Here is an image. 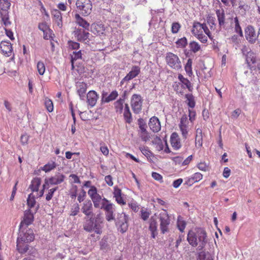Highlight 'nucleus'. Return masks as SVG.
<instances>
[{"label":"nucleus","mask_w":260,"mask_h":260,"mask_svg":"<svg viewBox=\"0 0 260 260\" xmlns=\"http://www.w3.org/2000/svg\"><path fill=\"white\" fill-rule=\"evenodd\" d=\"M84 219L85 221L83 223V229L84 231L88 233L93 232L99 235L102 234L103 221L99 214L95 216L85 217Z\"/></svg>","instance_id":"obj_1"},{"label":"nucleus","mask_w":260,"mask_h":260,"mask_svg":"<svg viewBox=\"0 0 260 260\" xmlns=\"http://www.w3.org/2000/svg\"><path fill=\"white\" fill-rule=\"evenodd\" d=\"M207 236L205 231L200 229L196 232L193 231H189L187 234V240L193 247H196L198 245L199 250H202L207 242L206 239Z\"/></svg>","instance_id":"obj_2"},{"label":"nucleus","mask_w":260,"mask_h":260,"mask_svg":"<svg viewBox=\"0 0 260 260\" xmlns=\"http://www.w3.org/2000/svg\"><path fill=\"white\" fill-rule=\"evenodd\" d=\"M115 206L110 201L104 198L103 202L100 203V207L98 208L103 209L105 211L106 219L108 221H111L115 219L114 212Z\"/></svg>","instance_id":"obj_3"},{"label":"nucleus","mask_w":260,"mask_h":260,"mask_svg":"<svg viewBox=\"0 0 260 260\" xmlns=\"http://www.w3.org/2000/svg\"><path fill=\"white\" fill-rule=\"evenodd\" d=\"M37 208L34 209H28L24 212L23 216L20 222L19 227L22 229L25 227H28L31 224L34 220V214L36 213Z\"/></svg>","instance_id":"obj_4"},{"label":"nucleus","mask_w":260,"mask_h":260,"mask_svg":"<svg viewBox=\"0 0 260 260\" xmlns=\"http://www.w3.org/2000/svg\"><path fill=\"white\" fill-rule=\"evenodd\" d=\"M160 222V229L162 234L169 232V226L170 224V218L166 210H163L158 215Z\"/></svg>","instance_id":"obj_5"},{"label":"nucleus","mask_w":260,"mask_h":260,"mask_svg":"<svg viewBox=\"0 0 260 260\" xmlns=\"http://www.w3.org/2000/svg\"><path fill=\"white\" fill-rule=\"evenodd\" d=\"M19 236L17 237V242L18 240L24 242H30L35 239V235L33 230L28 227H25L21 229L19 228Z\"/></svg>","instance_id":"obj_6"},{"label":"nucleus","mask_w":260,"mask_h":260,"mask_svg":"<svg viewBox=\"0 0 260 260\" xmlns=\"http://www.w3.org/2000/svg\"><path fill=\"white\" fill-rule=\"evenodd\" d=\"M166 60L168 65L171 68L176 70H179L181 69V62L177 55L171 52L167 53Z\"/></svg>","instance_id":"obj_7"},{"label":"nucleus","mask_w":260,"mask_h":260,"mask_svg":"<svg viewBox=\"0 0 260 260\" xmlns=\"http://www.w3.org/2000/svg\"><path fill=\"white\" fill-rule=\"evenodd\" d=\"M66 178L65 175L62 173H57L53 176L45 179V183L43 184L44 189L49 188L50 185H58L63 182Z\"/></svg>","instance_id":"obj_8"},{"label":"nucleus","mask_w":260,"mask_h":260,"mask_svg":"<svg viewBox=\"0 0 260 260\" xmlns=\"http://www.w3.org/2000/svg\"><path fill=\"white\" fill-rule=\"evenodd\" d=\"M143 99L138 94H134L131 99V106L133 111L135 114H139L142 109Z\"/></svg>","instance_id":"obj_9"},{"label":"nucleus","mask_w":260,"mask_h":260,"mask_svg":"<svg viewBox=\"0 0 260 260\" xmlns=\"http://www.w3.org/2000/svg\"><path fill=\"white\" fill-rule=\"evenodd\" d=\"M76 5L82 14L87 15L91 13L92 4L90 0H78Z\"/></svg>","instance_id":"obj_10"},{"label":"nucleus","mask_w":260,"mask_h":260,"mask_svg":"<svg viewBox=\"0 0 260 260\" xmlns=\"http://www.w3.org/2000/svg\"><path fill=\"white\" fill-rule=\"evenodd\" d=\"M88 194L90 198L94 208H99L100 203L103 202V198L98 193L97 188L94 186H91L88 191Z\"/></svg>","instance_id":"obj_11"},{"label":"nucleus","mask_w":260,"mask_h":260,"mask_svg":"<svg viewBox=\"0 0 260 260\" xmlns=\"http://www.w3.org/2000/svg\"><path fill=\"white\" fill-rule=\"evenodd\" d=\"M128 216L125 213L122 212L118 214L116 223L119 226V231L122 233L125 232L128 229Z\"/></svg>","instance_id":"obj_12"},{"label":"nucleus","mask_w":260,"mask_h":260,"mask_svg":"<svg viewBox=\"0 0 260 260\" xmlns=\"http://www.w3.org/2000/svg\"><path fill=\"white\" fill-rule=\"evenodd\" d=\"M245 37L246 40L250 44H254L258 38L254 28L251 25H248L245 28Z\"/></svg>","instance_id":"obj_13"},{"label":"nucleus","mask_w":260,"mask_h":260,"mask_svg":"<svg viewBox=\"0 0 260 260\" xmlns=\"http://www.w3.org/2000/svg\"><path fill=\"white\" fill-rule=\"evenodd\" d=\"M188 121L186 115H183L179 124L183 139H186L188 134Z\"/></svg>","instance_id":"obj_14"},{"label":"nucleus","mask_w":260,"mask_h":260,"mask_svg":"<svg viewBox=\"0 0 260 260\" xmlns=\"http://www.w3.org/2000/svg\"><path fill=\"white\" fill-rule=\"evenodd\" d=\"M140 68L137 66L132 67L131 71L122 79L121 84L128 82L134 78L136 77L140 73Z\"/></svg>","instance_id":"obj_15"},{"label":"nucleus","mask_w":260,"mask_h":260,"mask_svg":"<svg viewBox=\"0 0 260 260\" xmlns=\"http://www.w3.org/2000/svg\"><path fill=\"white\" fill-rule=\"evenodd\" d=\"M93 206L90 200H86L81 207L82 212L86 216L85 217H89L94 215L93 213Z\"/></svg>","instance_id":"obj_16"},{"label":"nucleus","mask_w":260,"mask_h":260,"mask_svg":"<svg viewBox=\"0 0 260 260\" xmlns=\"http://www.w3.org/2000/svg\"><path fill=\"white\" fill-rule=\"evenodd\" d=\"M99 98V95L94 90L89 91L86 95V100L88 105L90 107H93Z\"/></svg>","instance_id":"obj_17"},{"label":"nucleus","mask_w":260,"mask_h":260,"mask_svg":"<svg viewBox=\"0 0 260 260\" xmlns=\"http://www.w3.org/2000/svg\"><path fill=\"white\" fill-rule=\"evenodd\" d=\"M76 86L77 92L80 97V99L82 101H85V94L87 88V84L83 82H78L76 83Z\"/></svg>","instance_id":"obj_18"},{"label":"nucleus","mask_w":260,"mask_h":260,"mask_svg":"<svg viewBox=\"0 0 260 260\" xmlns=\"http://www.w3.org/2000/svg\"><path fill=\"white\" fill-rule=\"evenodd\" d=\"M0 51L6 56H11L13 52L11 44L9 42H2L0 43Z\"/></svg>","instance_id":"obj_19"},{"label":"nucleus","mask_w":260,"mask_h":260,"mask_svg":"<svg viewBox=\"0 0 260 260\" xmlns=\"http://www.w3.org/2000/svg\"><path fill=\"white\" fill-rule=\"evenodd\" d=\"M74 35L78 41L84 42L88 39L90 34L83 28H76Z\"/></svg>","instance_id":"obj_20"},{"label":"nucleus","mask_w":260,"mask_h":260,"mask_svg":"<svg viewBox=\"0 0 260 260\" xmlns=\"http://www.w3.org/2000/svg\"><path fill=\"white\" fill-rule=\"evenodd\" d=\"M150 128L154 133L160 130L161 126L158 118L155 116L151 117L148 123Z\"/></svg>","instance_id":"obj_21"},{"label":"nucleus","mask_w":260,"mask_h":260,"mask_svg":"<svg viewBox=\"0 0 260 260\" xmlns=\"http://www.w3.org/2000/svg\"><path fill=\"white\" fill-rule=\"evenodd\" d=\"M149 222V230L151 232V236L152 238H155L157 235V224L156 219L152 216Z\"/></svg>","instance_id":"obj_22"},{"label":"nucleus","mask_w":260,"mask_h":260,"mask_svg":"<svg viewBox=\"0 0 260 260\" xmlns=\"http://www.w3.org/2000/svg\"><path fill=\"white\" fill-rule=\"evenodd\" d=\"M171 144L172 147L178 150L181 147L180 138L178 135L176 133H173L171 136L170 138Z\"/></svg>","instance_id":"obj_23"},{"label":"nucleus","mask_w":260,"mask_h":260,"mask_svg":"<svg viewBox=\"0 0 260 260\" xmlns=\"http://www.w3.org/2000/svg\"><path fill=\"white\" fill-rule=\"evenodd\" d=\"M107 93H103L102 94V101L105 103H109L113 101L118 96V92L116 90L113 91L109 95Z\"/></svg>","instance_id":"obj_24"},{"label":"nucleus","mask_w":260,"mask_h":260,"mask_svg":"<svg viewBox=\"0 0 260 260\" xmlns=\"http://www.w3.org/2000/svg\"><path fill=\"white\" fill-rule=\"evenodd\" d=\"M178 79L183 84L182 86L183 88L186 87L188 89L189 91H191L193 87L190 82L187 78L183 77L182 75L179 74L178 75Z\"/></svg>","instance_id":"obj_25"},{"label":"nucleus","mask_w":260,"mask_h":260,"mask_svg":"<svg viewBox=\"0 0 260 260\" xmlns=\"http://www.w3.org/2000/svg\"><path fill=\"white\" fill-rule=\"evenodd\" d=\"M216 14L220 26H223L225 24V13L223 9L216 10Z\"/></svg>","instance_id":"obj_26"},{"label":"nucleus","mask_w":260,"mask_h":260,"mask_svg":"<svg viewBox=\"0 0 260 260\" xmlns=\"http://www.w3.org/2000/svg\"><path fill=\"white\" fill-rule=\"evenodd\" d=\"M51 14L57 25L61 27L62 26V16L60 12L58 10L54 9L52 10Z\"/></svg>","instance_id":"obj_27"},{"label":"nucleus","mask_w":260,"mask_h":260,"mask_svg":"<svg viewBox=\"0 0 260 260\" xmlns=\"http://www.w3.org/2000/svg\"><path fill=\"white\" fill-rule=\"evenodd\" d=\"M202 24L199 22H194L191 29V32L194 36H197L200 34L203 33Z\"/></svg>","instance_id":"obj_28"},{"label":"nucleus","mask_w":260,"mask_h":260,"mask_svg":"<svg viewBox=\"0 0 260 260\" xmlns=\"http://www.w3.org/2000/svg\"><path fill=\"white\" fill-rule=\"evenodd\" d=\"M123 116L126 123L129 124L132 122L133 118L132 113L130 111L129 108L127 104H125Z\"/></svg>","instance_id":"obj_29"},{"label":"nucleus","mask_w":260,"mask_h":260,"mask_svg":"<svg viewBox=\"0 0 260 260\" xmlns=\"http://www.w3.org/2000/svg\"><path fill=\"white\" fill-rule=\"evenodd\" d=\"M203 145V135L202 131L198 128L196 129V147L200 148Z\"/></svg>","instance_id":"obj_30"},{"label":"nucleus","mask_w":260,"mask_h":260,"mask_svg":"<svg viewBox=\"0 0 260 260\" xmlns=\"http://www.w3.org/2000/svg\"><path fill=\"white\" fill-rule=\"evenodd\" d=\"M56 166L57 164L55 160H51L43 167H41V170L47 173L54 169Z\"/></svg>","instance_id":"obj_31"},{"label":"nucleus","mask_w":260,"mask_h":260,"mask_svg":"<svg viewBox=\"0 0 260 260\" xmlns=\"http://www.w3.org/2000/svg\"><path fill=\"white\" fill-rule=\"evenodd\" d=\"M245 58L246 62L249 67H251L256 62V55L253 52L249 53V54H247V55L245 56Z\"/></svg>","instance_id":"obj_32"},{"label":"nucleus","mask_w":260,"mask_h":260,"mask_svg":"<svg viewBox=\"0 0 260 260\" xmlns=\"http://www.w3.org/2000/svg\"><path fill=\"white\" fill-rule=\"evenodd\" d=\"M41 180L40 178H34L31 182L30 188L32 191H38L41 184Z\"/></svg>","instance_id":"obj_33"},{"label":"nucleus","mask_w":260,"mask_h":260,"mask_svg":"<svg viewBox=\"0 0 260 260\" xmlns=\"http://www.w3.org/2000/svg\"><path fill=\"white\" fill-rule=\"evenodd\" d=\"M75 17L76 19L77 23L80 26L83 27L84 29H88L89 26V23L84 20L82 18H81L80 15L78 14H76Z\"/></svg>","instance_id":"obj_34"},{"label":"nucleus","mask_w":260,"mask_h":260,"mask_svg":"<svg viewBox=\"0 0 260 260\" xmlns=\"http://www.w3.org/2000/svg\"><path fill=\"white\" fill-rule=\"evenodd\" d=\"M123 99L120 98L114 103V107L116 112L121 113L123 109Z\"/></svg>","instance_id":"obj_35"},{"label":"nucleus","mask_w":260,"mask_h":260,"mask_svg":"<svg viewBox=\"0 0 260 260\" xmlns=\"http://www.w3.org/2000/svg\"><path fill=\"white\" fill-rule=\"evenodd\" d=\"M190 51L194 53H197L201 50L200 45L196 41H191L189 43Z\"/></svg>","instance_id":"obj_36"},{"label":"nucleus","mask_w":260,"mask_h":260,"mask_svg":"<svg viewBox=\"0 0 260 260\" xmlns=\"http://www.w3.org/2000/svg\"><path fill=\"white\" fill-rule=\"evenodd\" d=\"M82 58V53L81 50L78 51H74L73 54L71 55V64H72V70L74 68V61L77 60L79 59Z\"/></svg>","instance_id":"obj_37"},{"label":"nucleus","mask_w":260,"mask_h":260,"mask_svg":"<svg viewBox=\"0 0 260 260\" xmlns=\"http://www.w3.org/2000/svg\"><path fill=\"white\" fill-rule=\"evenodd\" d=\"M187 104L189 107L193 108L196 105L194 98L191 94H186L185 95Z\"/></svg>","instance_id":"obj_38"},{"label":"nucleus","mask_w":260,"mask_h":260,"mask_svg":"<svg viewBox=\"0 0 260 260\" xmlns=\"http://www.w3.org/2000/svg\"><path fill=\"white\" fill-rule=\"evenodd\" d=\"M0 16L2 21L5 26H8L10 24V22L9 20L8 13L7 11H1L0 10Z\"/></svg>","instance_id":"obj_39"},{"label":"nucleus","mask_w":260,"mask_h":260,"mask_svg":"<svg viewBox=\"0 0 260 260\" xmlns=\"http://www.w3.org/2000/svg\"><path fill=\"white\" fill-rule=\"evenodd\" d=\"M234 22L235 23V31L238 34L240 37H243V31L242 28L240 25L239 20L237 17H236L234 19Z\"/></svg>","instance_id":"obj_40"},{"label":"nucleus","mask_w":260,"mask_h":260,"mask_svg":"<svg viewBox=\"0 0 260 260\" xmlns=\"http://www.w3.org/2000/svg\"><path fill=\"white\" fill-rule=\"evenodd\" d=\"M36 201L35 198V197L32 195V193L29 194L28 197L27 199V204L28 206V209H34L33 208L36 205Z\"/></svg>","instance_id":"obj_41"},{"label":"nucleus","mask_w":260,"mask_h":260,"mask_svg":"<svg viewBox=\"0 0 260 260\" xmlns=\"http://www.w3.org/2000/svg\"><path fill=\"white\" fill-rule=\"evenodd\" d=\"M11 6L9 0H0V10L1 11H7Z\"/></svg>","instance_id":"obj_42"},{"label":"nucleus","mask_w":260,"mask_h":260,"mask_svg":"<svg viewBox=\"0 0 260 260\" xmlns=\"http://www.w3.org/2000/svg\"><path fill=\"white\" fill-rule=\"evenodd\" d=\"M176 44L177 48H184L187 45V39L185 37L179 39L176 41Z\"/></svg>","instance_id":"obj_43"},{"label":"nucleus","mask_w":260,"mask_h":260,"mask_svg":"<svg viewBox=\"0 0 260 260\" xmlns=\"http://www.w3.org/2000/svg\"><path fill=\"white\" fill-rule=\"evenodd\" d=\"M140 150L148 159L152 156V153L149 149L148 147L145 146H141L139 147Z\"/></svg>","instance_id":"obj_44"},{"label":"nucleus","mask_w":260,"mask_h":260,"mask_svg":"<svg viewBox=\"0 0 260 260\" xmlns=\"http://www.w3.org/2000/svg\"><path fill=\"white\" fill-rule=\"evenodd\" d=\"M191 66L192 60L191 59H188L185 66V70L187 75L190 77H191L193 74Z\"/></svg>","instance_id":"obj_45"},{"label":"nucleus","mask_w":260,"mask_h":260,"mask_svg":"<svg viewBox=\"0 0 260 260\" xmlns=\"http://www.w3.org/2000/svg\"><path fill=\"white\" fill-rule=\"evenodd\" d=\"M197 260H213L212 257L209 253L206 254L204 252L199 253Z\"/></svg>","instance_id":"obj_46"},{"label":"nucleus","mask_w":260,"mask_h":260,"mask_svg":"<svg viewBox=\"0 0 260 260\" xmlns=\"http://www.w3.org/2000/svg\"><path fill=\"white\" fill-rule=\"evenodd\" d=\"M38 72L40 75H43L45 72V66L44 63L42 61H39L37 65Z\"/></svg>","instance_id":"obj_47"},{"label":"nucleus","mask_w":260,"mask_h":260,"mask_svg":"<svg viewBox=\"0 0 260 260\" xmlns=\"http://www.w3.org/2000/svg\"><path fill=\"white\" fill-rule=\"evenodd\" d=\"M45 105L47 110L49 112H51L53 110V104L52 101L49 99H46L45 100Z\"/></svg>","instance_id":"obj_48"},{"label":"nucleus","mask_w":260,"mask_h":260,"mask_svg":"<svg viewBox=\"0 0 260 260\" xmlns=\"http://www.w3.org/2000/svg\"><path fill=\"white\" fill-rule=\"evenodd\" d=\"M80 207L78 204H76L73 205L71 210L70 216H76L79 212Z\"/></svg>","instance_id":"obj_49"},{"label":"nucleus","mask_w":260,"mask_h":260,"mask_svg":"<svg viewBox=\"0 0 260 260\" xmlns=\"http://www.w3.org/2000/svg\"><path fill=\"white\" fill-rule=\"evenodd\" d=\"M181 25L178 22H173L172 24L171 31L173 34H177L180 29Z\"/></svg>","instance_id":"obj_50"},{"label":"nucleus","mask_w":260,"mask_h":260,"mask_svg":"<svg viewBox=\"0 0 260 260\" xmlns=\"http://www.w3.org/2000/svg\"><path fill=\"white\" fill-rule=\"evenodd\" d=\"M177 226L180 232H183L186 226L185 221L178 218L177 221Z\"/></svg>","instance_id":"obj_51"},{"label":"nucleus","mask_w":260,"mask_h":260,"mask_svg":"<svg viewBox=\"0 0 260 260\" xmlns=\"http://www.w3.org/2000/svg\"><path fill=\"white\" fill-rule=\"evenodd\" d=\"M38 28L43 32L50 31L49 26L47 25L46 22H42L39 24Z\"/></svg>","instance_id":"obj_52"},{"label":"nucleus","mask_w":260,"mask_h":260,"mask_svg":"<svg viewBox=\"0 0 260 260\" xmlns=\"http://www.w3.org/2000/svg\"><path fill=\"white\" fill-rule=\"evenodd\" d=\"M78 187L76 185H73L70 190V196L72 199H75L77 196Z\"/></svg>","instance_id":"obj_53"},{"label":"nucleus","mask_w":260,"mask_h":260,"mask_svg":"<svg viewBox=\"0 0 260 260\" xmlns=\"http://www.w3.org/2000/svg\"><path fill=\"white\" fill-rule=\"evenodd\" d=\"M207 21L211 29L215 26V18L214 17L211 16H208L207 17Z\"/></svg>","instance_id":"obj_54"},{"label":"nucleus","mask_w":260,"mask_h":260,"mask_svg":"<svg viewBox=\"0 0 260 260\" xmlns=\"http://www.w3.org/2000/svg\"><path fill=\"white\" fill-rule=\"evenodd\" d=\"M139 136L144 142H147L150 138L149 135L147 131L145 132H140Z\"/></svg>","instance_id":"obj_55"},{"label":"nucleus","mask_w":260,"mask_h":260,"mask_svg":"<svg viewBox=\"0 0 260 260\" xmlns=\"http://www.w3.org/2000/svg\"><path fill=\"white\" fill-rule=\"evenodd\" d=\"M57 188L58 187H56L49 190L48 193L46 197V200L47 201H50L52 199L54 192L57 189Z\"/></svg>","instance_id":"obj_56"},{"label":"nucleus","mask_w":260,"mask_h":260,"mask_svg":"<svg viewBox=\"0 0 260 260\" xmlns=\"http://www.w3.org/2000/svg\"><path fill=\"white\" fill-rule=\"evenodd\" d=\"M202 24V27H203V28H202L203 32L204 31L207 35V36L210 39L212 40V38L211 34L209 29H208L207 25L205 23H203Z\"/></svg>","instance_id":"obj_57"},{"label":"nucleus","mask_w":260,"mask_h":260,"mask_svg":"<svg viewBox=\"0 0 260 260\" xmlns=\"http://www.w3.org/2000/svg\"><path fill=\"white\" fill-rule=\"evenodd\" d=\"M141 213V218L144 221L147 220L149 217L150 213L145 210H142Z\"/></svg>","instance_id":"obj_58"},{"label":"nucleus","mask_w":260,"mask_h":260,"mask_svg":"<svg viewBox=\"0 0 260 260\" xmlns=\"http://www.w3.org/2000/svg\"><path fill=\"white\" fill-rule=\"evenodd\" d=\"M203 178V175L201 173L197 172L194 173L192 176L191 179L194 182H198L201 180Z\"/></svg>","instance_id":"obj_59"},{"label":"nucleus","mask_w":260,"mask_h":260,"mask_svg":"<svg viewBox=\"0 0 260 260\" xmlns=\"http://www.w3.org/2000/svg\"><path fill=\"white\" fill-rule=\"evenodd\" d=\"M196 37L203 43H206L207 42V37L203 33L196 36Z\"/></svg>","instance_id":"obj_60"},{"label":"nucleus","mask_w":260,"mask_h":260,"mask_svg":"<svg viewBox=\"0 0 260 260\" xmlns=\"http://www.w3.org/2000/svg\"><path fill=\"white\" fill-rule=\"evenodd\" d=\"M114 198L122 196L121 190L117 186L114 187V191L113 192Z\"/></svg>","instance_id":"obj_61"},{"label":"nucleus","mask_w":260,"mask_h":260,"mask_svg":"<svg viewBox=\"0 0 260 260\" xmlns=\"http://www.w3.org/2000/svg\"><path fill=\"white\" fill-rule=\"evenodd\" d=\"M241 52L242 54L246 56L247 54H249V53L252 52L251 49L246 46H243L241 49Z\"/></svg>","instance_id":"obj_62"},{"label":"nucleus","mask_w":260,"mask_h":260,"mask_svg":"<svg viewBox=\"0 0 260 260\" xmlns=\"http://www.w3.org/2000/svg\"><path fill=\"white\" fill-rule=\"evenodd\" d=\"M105 181L106 183L110 186H112L113 185V178L111 175H107L105 177Z\"/></svg>","instance_id":"obj_63"},{"label":"nucleus","mask_w":260,"mask_h":260,"mask_svg":"<svg viewBox=\"0 0 260 260\" xmlns=\"http://www.w3.org/2000/svg\"><path fill=\"white\" fill-rule=\"evenodd\" d=\"M189 120L192 122L195 120L196 115V112L192 110H188Z\"/></svg>","instance_id":"obj_64"}]
</instances>
